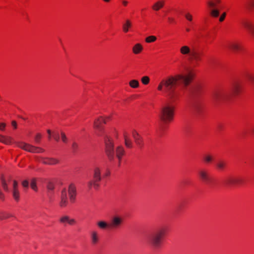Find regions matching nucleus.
Here are the masks:
<instances>
[{
	"label": "nucleus",
	"instance_id": "1",
	"mask_svg": "<svg viewBox=\"0 0 254 254\" xmlns=\"http://www.w3.org/2000/svg\"><path fill=\"white\" fill-rule=\"evenodd\" d=\"M193 76V74L191 72L186 75L178 74L174 76H170L160 82L157 89L162 91L164 87V91L167 96L173 100L177 96L176 86L180 84H183L187 87L191 82Z\"/></svg>",
	"mask_w": 254,
	"mask_h": 254
},
{
	"label": "nucleus",
	"instance_id": "2",
	"mask_svg": "<svg viewBox=\"0 0 254 254\" xmlns=\"http://www.w3.org/2000/svg\"><path fill=\"white\" fill-rule=\"evenodd\" d=\"M243 87L238 82L233 83L231 91L218 90L214 91L212 95L213 102L217 105H222L228 103L232 95L236 96L242 91Z\"/></svg>",
	"mask_w": 254,
	"mask_h": 254
},
{
	"label": "nucleus",
	"instance_id": "3",
	"mask_svg": "<svg viewBox=\"0 0 254 254\" xmlns=\"http://www.w3.org/2000/svg\"><path fill=\"white\" fill-rule=\"evenodd\" d=\"M166 233L164 228H160L149 234L147 238V242L154 249L160 247L163 238Z\"/></svg>",
	"mask_w": 254,
	"mask_h": 254
},
{
	"label": "nucleus",
	"instance_id": "4",
	"mask_svg": "<svg viewBox=\"0 0 254 254\" xmlns=\"http://www.w3.org/2000/svg\"><path fill=\"white\" fill-rule=\"evenodd\" d=\"M2 187L5 191H9L11 190L14 199L18 201L20 199V192L16 181L12 180L11 178L1 179Z\"/></svg>",
	"mask_w": 254,
	"mask_h": 254
},
{
	"label": "nucleus",
	"instance_id": "5",
	"mask_svg": "<svg viewBox=\"0 0 254 254\" xmlns=\"http://www.w3.org/2000/svg\"><path fill=\"white\" fill-rule=\"evenodd\" d=\"M175 107L170 104L163 105L158 113V117L162 123H167L173 120Z\"/></svg>",
	"mask_w": 254,
	"mask_h": 254
},
{
	"label": "nucleus",
	"instance_id": "6",
	"mask_svg": "<svg viewBox=\"0 0 254 254\" xmlns=\"http://www.w3.org/2000/svg\"><path fill=\"white\" fill-rule=\"evenodd\" d=\"M180 53L183 55H188L190 60H194L196 63L201 60V53L196 50H191L187 45L183 46L180 48Z\"/></svg>",
	"mask_w": 254,
	"mask_h": 254
},
{
	"label": "nucleus",
	"instance_id": "7",
	"mask_svg": "<svg viewBox=\"0 0 254 254\" xmlns=\"http://www.w3.org/2000/svg\"><path fill=\"white\" fill-rule=\"evenodd\" d=\"M106 155L110 160L115 158V150L113 140L107 134L103 135Z\"/></svg>",
	"mask_w": 254,
	"mask_h": 254
},
{
	"label": "nucleus",
	"instance_id": "8",
	"mask_svg": "<svg viewBox=\"0 0 254 254\" xmlns=\"http://www.w3.org/2000/svg\"><path fill=\"white\" fill-rule=\"evenodd\" d=\"M196 89V87L190 88L189 89V92L192 97V109L195 114H199L202 111V104L201 101L196 97L195 91Z\"/></svg>",
	"mask_w": 254,
	"mask_h": 254
},
{
	"label": "nucleus",
	"instance_id": "9",
	"mask_svg": "<svg viewBox=\"0 0 254 254\" xmlns=\"http://www.w3.org/2000/svg\"><path fill=\"white\" fill-rule=\"evenodd\" d=\"M101 180V169L98 167H95L93 170V179L87 183L89 189L92 187L95 189H98L99 187V182Z\"/></svg>",
	"mask_w": 254,
	"mask_h": 254
},
{
	"label": "nucleus",
	"instance_id": "10",
	"mask_svg": "<svg viewBox=\"0 0 254 254\" xmlns=\"http://www.w3.org/2000/svg\"><path fill=\"white\" fill-rule=\"evenodd\" d=\"M124 223V218L121 216L116 215L113 216L109 223V228L116 230L121 228Z\"/></svg>",
	"mask_w": 254,
	"mask_h": 254
},
{
	"label": "nucleus",
	"instance_id": "11",
	"mask_svg": "<svg viewBox=\"0 0 254 254\" xmlns=\"http://www.w3.org/2000/svg\"><path fill=\"white\" fill-rule=\"evenodd\" d=\"M16 145L18 147L31 153H41L43 151L41 148L34 146L24 142H17Z\"/></svg>",
	"mask_w": 254,
	"mask_h": 254
},
{
	"label": "nucleus",
	"instance_id": "12",
	"mask_svg": "<svg viewBox=\"0 0 254 254\" xmlns=\"http://www.w3.org/2000/svg\"><path fill=\"white\" fill-rule=\"evenodd\" d=\"M199 179L203 182L208 184L211 181V178L208 170L206 169H201L198 171Z\"/></svg>",
	"mask_w": 254,
	"mask_h": 254
},
{
	"label": "nucleus",
	"instance_id": "13",
	"mask_svg": "<svg viewBox=\"0 0 254 254\" xmlns=\"http://www.w3.org/2000/svg\"><path fill=\"white\" fill-rule=\"evenodd\" d=\"M225 183L228 186H233L242 184L243 180L240 177H229L226 179Z\"/></svg>",
	"mask_w": 254,
	"mask_h": 254
},
{
	"label": "nucleus",
	"instance_id": "14",
	"mask_svg": "<svg viewBox=\"0 0 254 254\" xmlns=\"http://www.w3.org/2000/svg\"><path fill=\"white\" fill-rule=\"evenodd\" d=\"M68 193L70 202L73 203L76 199L77 194L76 187L75 184L70 183L68 187Z\"/></svg>",
	"mask_w": 254,
	"mask_h": 254
},
{
	"label": "nucleus",
	"instance_id": "15",
	"mask_svg": "<svg viewBox=\"0 0 254 254\" xmlns=\"http://www.w3.org/2000/svg\"><path fill=\"white\" fill-rule=\"evenodd\" d=\"M102 124H106L105 120L102 117H100L94 121V127L97 130V134L99 136H102L101 131L102 130Z\"/></svg>",
	"mask_w": 254,
	"mask_h": 254
},
{
	"label": "nucleus",
	"instance_id": "16",
	"mask_svg": "<svg viewBox=\"0 0 254 254\" xmlns=\"http://www.w3.org/2000/svg\"><path fill=\"white\" fill-rule=\"evenodd\" d=\"M241 23L243 27L249 31L254 38V25L252 22L248 19H245L242 21Z\"/></svg>",
	"mask_w": 254,
	"mask_h": 254
},
{
	"label": "nucleus",
	"instance_id": "17",
	"mask_svg": "<svg viewBox=\"0 0 254 254\" xmlns=\"http://www.w3.org/2000/svg\"><path fill=\"white\" fill-rule=\"evenodd\" d=\"M61 201L60 205L62 207H65L68 203L67 196V190L65 188L62 189L61 194Z\"/></svg>",
	"mask_w": 254,
	"mask_h": 254
},
{
	"label": "nucleus",
	"instance_id": "18",
	"mask_svg": "<svg viewBox=\"0 0 254 254\" xmlns=\"http://www.w3.org/2000/svg\"><path fill=\"white\" fill-rule=\"evenodd\" d=\"M132 137L136 145L139 148H141L143 146L144 144L143 138L135 130H134L132 132Z\"/></svg>",
	"mask_w": 254,
	"mask_h": 254
},
{
	"label": "nucleus",
	"instance_id": "19",
	"mask_svg": "<svg viewBox=\"0 0 254 254\" xmlns=\"http://www.w3.org/2000/svg\"><path fill=\"white\" fill-rule=\"evenodd\" d=\"M125 152V149L122 146H119L116 149V155L119 160V165H120L122 156L124 155Z\"/></svg>",
	"mask_w": 254,
	"mask_h": 254
},
{
	"label": "nucleus",
	"instance_id": "20",
	"mask_svg": "<svg viewBox=\"0 0 254 254\" xmlns=\"http://www.w3.org/2000/svg\"><path fill=\"white\" fill-rule=\"evenodd\" d=\"M60 222L63 224L68 223L70 225H74L75 223V220L74 219H70L67 215L62 216L60 220Z\"/></svg>",
	"mask_w": 254,
	"mask_h": 254
},
{
	"label": "nucleus",
	"instance_id": "21",
	"mask_svg": "<svg viewBox=\"0 0 254 254\" xmlns=\"http://www.w3.org/2000/svg\"><path fill=\"white\" fill-rule=\"evenodd\" d=\"M12 141V139L9 136H4L0 135V142H1L5 144H10Z\"/></svg>",
	"mask_w": 254,
	"mask_h": 254
},
{
	"label": "nucleus",
	"instance_id": "22",
	"mask_svg": "<svg viewBox=\"0 0 254 254\" xmlns=\"http://www.w3.org/2000/svg\"><path fill=\"white\" fill-rule=\"evenodd\" d=\"M91 242L93 244H96L98 242L99 237L98 232L96 231H93L91 232Z\"/></svg>",
	"mask_w": 254,
	"mask_h": 254
},
{
	"label": "nucleus",
	"instance_id": "23",
	"mask_svg": "<svg viewBox=\"0 0 254 254\" xmlns=\"http://www.w3.org/2000/svg\"><path fill=\"white\" fill-rule=\"evenodd\" d=\"M164 3L165 2L164 0H159L157 1L152 6V9L154 10L158 11L164 6Z\"/></svg>",
	"mask_w": 254,
	"mask_h": 254
},
{
	"label": "nucleus",
	"instance_id": "24",
	"mask_svg": "<svg viewBox=\"0 0 254 254\" xmlns=\"http://www.w3.org/2000/svg\"><path fill=\"white\" fill-rule=\"evenodd\" d=\"M228 48L233 51H238L241 49L240 45L237 43H230L228 45Z\"/></svg>",
	"mask_w": 254,
	"mask_h": 254
},
{
	"label": "nucleus",
	"instance_id": "25",
	"mask_svg": "<svg viewBox=\"0 0 254 254\" xmlns=\"http://www.w3.org/2000/svg\"><path fill=\"white\" fill-rule=\"evenodd\" d=\"M124 137L125 139V144L127 147L131 148L132 147V143L131 140L128 138L126 132L124 133Z\"/></svg>",
	"mask_w": 254,
	"mask_h": 254
},
{
	"label": "nucleus",
	"instance_id": "26",
	"mask_svg": "<svg viewBox=\"0 0 254 254\" xmlns=\"http://www.w3.org/2000/svg\"><path fill=\"white\" fill-rule=\"evenodd\" d=\"M143 50V47L140 44H136L132 48L133 53L135 54H138Z\"/></svg>",
	"mask_w": 254,
	"mask_h": 254
},
{
	"label": "nucleus",
	"instance_id": "27",
	"mask_svg": "<svg viewBox=\"0 0 254 254\" xmlns=\"http://www.w3.org/2000/svg\"><path fill=\"white\" fill-rule=\"evenodd\" d=\"M131 27V22L129 20H127L126 22L123 25V30L125 33H127L129 28Z\"/></svg>",
	"mask_w": 254,
	"mask_h": 254
},
{
	"label": "nucleus",
	"instance_id": "28",
	"mask_svg": "<svg viewBox=\"0 0 254 254\" xmlns=\"http://www.w3.org/2000/svg\"><path fill=\"white\" fill-rule=\"evenodd\" d=\"M97 225L101 229H106L107 228H109V223L104 221H100L98 222Z\"/></svg>",
	"mask_w": 254,
	"mask_h": 254
},
{
	"label": "nucleus",
	"instance_id": "29",
	"mask_svg": "<svg viewBox=\"0 0 254 254\" xmlns=\"http://www.w3.org/2000/svg\"><path fill=\"white\" fill-rule=\"evenodd\" d=\"M245 6L248 9L254 8V0H246L245 3Z\"/></svg>",
	"mask_w": 254,
	"mask_h": 254
},
{
	"label": "nucleus",
	"instance_id": "30",
	"mask_svg": "<svg viewBox=\"0 0 254 254\" xmlns=\"http://www.w3.org/2000/svg\"><path fill=\"white\" fill-rule=\"evenodd\" d=\"M59 162L60 160L57 158L49 157V165H56Z\"/></svg>",
	"mask_w": 254,
	"mask_h": 254
},
{
	"label": "nucleus",
	"instance_id": "31",
	"mask_svg": "<svg viewBox=\"0 0 254 254\" xmlns=\"http://www.w3.org/2000/svg\"><path fill=\"white\" fill-rule=\"evenodd\" d=\"M216 165L218 169L222 170L225 169L226 166V163L223 161H219Z\"/></svg>",
	"mask_w": 254,
	"mask_h": 254
},
{
	"label": "nucleus",
	"instance_id": "32",
	"mask_svg": "<svg viewBox=\"0 0 254 254\" xmlns=\"http://www.w3.org/2000/svg\"><path fill=\"white\" fill-rule=\"evenodd\" d=\"M129 85L131 87L136 88L139 86V82L137 80L133 79L129 81Z\"/></svg>",
	"mask_w": 254,
	"mask_h": 254
},
{
	"label": "nucleus",
	"instance_id": "33",
	"mask_svg": "<svg viewBox=\"0 0 254 254\" xmlns=\"http://www.w3.org/2000/svg\"><path fill=\"white\" fill-rule=\"evenodd\" d=\"M210 14L213 17H217L219 15V11L216 8L211 9L210 10Z\"/></svg>",
	"mask_w": 254,
	"mask_h": 254
},
{
	"label": "nucleus",
	"instance_id": "34",
	"mask_svg": "<svg viewBox=\"0 0 254 254\" xmlns=\"http://www.w3.org/2000/svg\"><path fill=\"white\" fill-rule=\"evenodd\" d=\"M30 187L31 189L35 191L38 190V188L36 185V179H32L30 183Z\"/></svg>",
	"mask_w": 254,
	"mask_h": 254
},
{
	"label": "nucleus",
	"instance_id": "35",
	"mask_svg": "<svg viewBox=\"0 0 254 254\" xmlns=\"http://www.w3.org/2000/svg\"><path fill=\"white\" fill-rule=\"evenodd\" d=\"M207 4L210 9H215V7L216 6V3L212 0H208L207 1Z\"/></svg>",
	"mask_w": 254,
	"mask_h": 254
},
{
	"label": "nucleus",
	"instance_id": "36",
	"mask_svg": "<svg viewBox=\"0 0 254 254\" xmlns=\"http://www.w3.org/2000/svg\"><path fill=\"white\" fill-rule=\"evenodd\" d=\"M50 135L52 136L57 141L59 140V134L55 132H52L49 129V136Z\"/></svg>",
	"mask_w": 254,
	"mask_h": 254
},
{
	"label": "nucleus",
	"instance_id": "37",
	"mask_svg": "<svg viewBox=\"0 0 254 254\" xmlns=\"http://www.w3.org/2000/svg\"><path fill=\"white\" fill-rule=\"evenodd\" d=\"M213 160V157L210 155H205L203 157V160L205 162L209 163L211 162Z\"/></svg>",
	"mask_w": 254,
	"mask_h": 254
},
{
	"label": "nucleus",
	"instance_id": "38",
	"mask_svg": "<svg viewBox=\"0 0 254 254\" xmlns=\"http://www.w3.org/2000/svg\"><path fill=\"white\" fill-rule=\"evenodd\" d=\"M141 81L143 84L147 85L149 83L150 81V78L147 76H144L141 78Z\"/></svg>",
	"mask_w": 254,
	"mask_h": 254
},
{
	"label": "nucleus",
	"instance_id": "39",
	"mask_svg": "<svg viewBox=\"0 0 254 254\" xmlns=\"http://www.w3.org/2000/svg\"><path fill=\"white\" fill-rule=\"evenodd\" d=\"M156 37L154 36H150L147 37L145 39V42L147 43H151L155 41L156 40Z\"/></svg>",
	"mask_w": 254,
	"mask_h": 254
},
{
	"label": "nucleus",
	"instance_id": "40",
	"mask_svg": "<svg viewBox=\"0 0 254 254\" xmlns=\"http://www.w3.org/2000/svg\"><path fill=\"white\" fill-rule=\"evenodd\" d=\"M10 217L9 214L6 212H0V220H3L8 218Z\"/></svg>",
	"mask_w": 254,
	"mask_h": 254
},
{
	"label": "nucleus",
	"instance_id": "41",
	"mask_svg": "<svg viewBox=\"0 0 254 254\" xmlns=\"http://www.w3.org/2000/svg\"><path fill=\"white\" fill-rule=\"evenodd\" d=\"M55 188V184L53 181H49V191L53 190Z\"/></svg>",
	"mask_w": 254,
	"mask_h": 254
},
{
	"label": "nucleus",
	"instance_id": "42",
	"mask_svg": "<svg viewBox=\"0 0 254 254\" xmlns=\"http://www.w3.org/2000/svg\"><path fill=\"white\" fill-rule=\"evenodd\" d=\"M186 18L189 21H191L192 20V16L190 13H187L185 15Z\"/></svg>",
	"mask_w": 254,
	"mask_h": 254
},
{
	"label": "nucleus",
	"instance_id": "43",
	"mask_svg": "<svg viewBox=\"0 0 254 254\" xmlns=\"http://www.w3.org/2000/svg\"><path fill=\"white\" fill-rule=\"evenodd\" d=\"M29 182L27 180H24L22 182V186L23 188L27 189L29 187Z\"/></svg>",
	"mask_w": 254,
	"mask_h": 254
},
{
	"label": "nucleus",
	"instance_id": "44",
	"mask_svg": "<svg viewBox=\"0 0 254 254\" xmlns=\"http://www.w3.org/2000/svg\"><path fill=\"white\" fill-rule=\"evenodd\" d=\"M61 138H62V141L64 142V143H66L67 141V138L65 134V133L62 132V134H61Z\"/></svg>",
	"mask_w": 254,
	"mask_h": 254
},
{
	"label": "nucleus",
	"instance_id": "45",
	"mask_svg": "<svg viewBox=\"0 0 254 254\" xmlns=\"http://www.w3.org/2000/svg\"><path fill=\"white\" fill-rule=\"evenodd\" d=\"M78 145L77 143L74 142L72 144V149L74 152H75L76 150L78 149Z\"/></svg>",
	"mask_w": 254,
	"mask_h": 254
},
{
	"label": "nucleus",
	"instance_id": "46",
	"mask_svg": "<svg viewBox=\"0 0 254 254\" xmlns=\"http://www.w3.org/2000/svg\"><path fill=\"white\" fill-rule=\"evenodd\" d=\"M226 15V13L225 12H223L219 18V21L220 22L223 21L225 19Z\"/></svg>",
	"mask_w": 254,
	"mask_h": 254
},
{
	"label": "nucleus",
	"instance_id": "47",
	"mask_svg": "<svg viewBox=\"0 0 254 254\" xmlns=\"http://www.w3.org/2000/svg\"><path fill=\"white\" fill-rule=\"evenodd\" d=\"M41 138V135L40 134H37L35 138V142L37 143L39 142L40 141Z\"/></svg>",
	"mask_w": 254,
	"mask_h": 254
},
{
	"label": "nucleus",
	"instance_id": "48",
	"mask_svg": "<svg viewBox=\"0 0 254 254\" xmlns=\"http://www.w3.org/2000/svg\"><path fill=\"white\" fill-rule=\"evenodd\" d=\"M5 127V125L4 123H0V129L1 130H4Z\"/></svg>",
	"mask_w": 254,
	"mask_h": 254
},
{
	"label": "nucleus",
	"instance_id": "49",
	"mask_svg": "<svg viewBox=\"0 0 254 254\" xmlns=\"http://www.w3.org/2000/svg\"><path fill=\"white\" fill-rule=\"evenodd\" d=\"M12 126L15 129L17 127V123L15 121H13L11 123Z\"/></svg>",
	"mask_w": 254,
	"mask_h": 254
},
{
	"label": "nucleus",
	"instance_id": "50",
	"mask_svg": "<svg viewBox=\"0 0 254 254\" xmlns=\"http://www.w3.org/2000/svg\"><path fill=\"white\" fill-rule=\"evenodd\" d=\"M0 199L2 200L4 199V195L1 191H0Z\"/></svg>",
	"mask_w": 254,
	"mask_h": 254
},
{
	"label": "nucleus",
	"instance_id": "51",
	"mask_svg": "<svg viewBox=\"0 0 254 254\" xmlns=\"http://www.w3.org/2000/svg\"><path fill=\"white\" fill-rule=\"evenodd\" d=\"M168 20H169V21H170L171 22H174V18H171V17H169V18H168Z\"/></svg>",
	"mask_w": 254,
	"mask_h": 254
},
{
	"label": "nucleus",
	"instance_id": "52",
	"mask_svg": "<svg viewBox=\"0 0 254 254\" xmlns=\"http://www.w3.org/2000/svg\"><path fill=\"white\" fill-rule=\"evenodd\" d=\"M123 3L124 5H127V1H126V0H123Z\"/></svg>",
	"mask_w": 254,
	"mask_h": 254
},
{
	"label": "nucleus",
	"instance_id": "53",
	"mask_svg": "<svg viewBox=\"0 0 254 254\" xmlns=\"http://www.w3.org/2000/svg\"><path fill=\"white\" fill-rule=\"evenodd\" d=\"M220 1H221V0H215V1H214V2L217 4L220 3Z\"/></svg>",
	"mask_w": 254,
	"mask_h": 254
},
{
	"label": "nucleus",
	"instance_id": "54",
	"mask_svg": "<svg viewBox=\"0 0 254 254\" xmlns=\"http://www.w3.org/2000/svg\"><path fill=\"white\" fill-rule=\"evenodd\" d=\"M251 131H252V133L254 134V127L252 128Z\"/></svg>",
	"mask_w": 254,
	"mask_h": 254
},
{
	"label": "nucleus",
	"instance_id": "55",
	"mask_svg": "<svg viewBox=\"0 0 254 254\" xmlns=\"http://www.w3.org/2000/svg\"><path fill=\"white\" fill-rule=\"evenodd\" d=\"M186 31H187V32H190V28H186Z\"/></svg>",
	"mask_w": 254,
	"mask_h": 254
},
{
	"label": "nucleus",
	"instance_id": "56",
	"mask_svg": "<svg viewBox=\"0 0 254 254\" xmlns=\"http://www.w3.org/2000/svg\"><path fill=\"white\" fill-rule=\"evenodd\" d=\"M103 0L105 2H109L110 0Z\"/></svg>",
	"mask_w": 254,
	"mask_h": 254
}]
</instances>
